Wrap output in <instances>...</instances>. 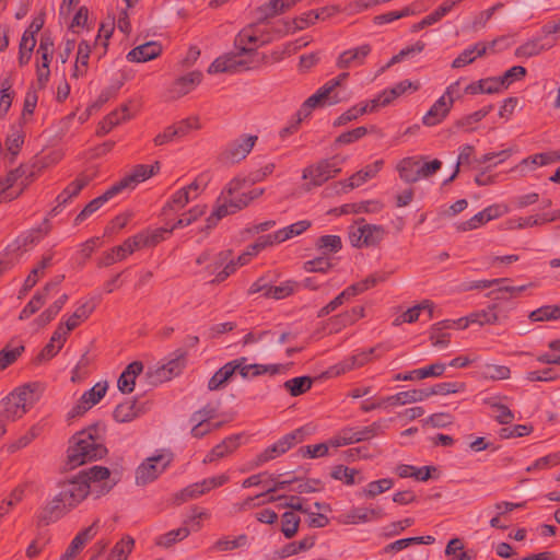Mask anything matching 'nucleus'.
I'll return each mask as SVG.
<instances>
[{
  "label": "nucleus",
  "instance_id": "1",
  "mask_svg": "<svg viewBox=\"0 0 560 560\" xmlns=\"http://www.w3.org/2000/svg\"><path fill=\"white\" fill-rule=\"evenodd\" d=\"M104 431V427L93 424L71 438L67 451V469H74L89 462L101 459L106 455L107 448L102 439Z\"/></svg>",
  "mask_w": 560,
  "mask_h": 560
},
{
  "label": "nucleus",
  "instance_id": "2",
  "mask_svg": "<svg viewBox=\"0 0 560 560\" xmlns=\"http://www.w3.org/2000/svg\"><path fill=\"white\" fill-rule=\"evenodd\" d=\"M268 62V56L259 51L229 52L218 57L208 68V73H235L256 70Z\"/></svg>",
  "mask_w": 560,
  "mask_h": 560
},
{
  "label": "nucleus",
  "instance_id": "3",
  "mask_svg": "<svg viewBox=\"0 0 560 560\" xmlns=\"http://www.w3.org/2000/svg\"><path fill=\"white\" fill-rule=\"evenodd\" d=\"M38 388L37 383H28L14 389L2 401V418L9 421L22 418L37 401L36 392Z\"/></svg>",
  "mask_w": 560,
  "mask_h": 560
},
{
  "label": "nucleus",
  "instance_id": "4",
  "mask_svg": "<svg viewBox=\"0 0 560 560\" xmlns=\"http://www.w3.org/2000/svg\"><path fill=\"white\" fill-rule=\"evenodd\" d=\"M308 432L310 431L307 427H301L283 435L272 445L266 447L261 453L257 454L253 462V466L260 467L264 464L285 454L293 446L303 442Z\"/></svg>",
  "mask_w": 560,
  "mask_h": 560
},
{
  "label": "nucleus",
  "instance_id": "5",
  "mask_svg": "<svg viewBox=\"0 0 560 560\" xmlns=\"http://www.w3.org/2000/svg\"><path fill=\"white\" fill-rule=\"evenodd\" d=\"M386 428V420L375 421L372 424L362 428L361 430H354L353 428H345L340 431L338 435L329 440V444L330 446L339 447L350 445L353 443H359L362 441H368L374 436L383 434Z\"/></svg>",
  "mask_w": 560,
  "mask_h": 560
},
{
  "label": "nucleus",
  "instance_id": "6",
  "mask_svg": "<svg viewBox=\"0 0 560 560\" xmlns=\"http://www.w3.org/2000/svg\"><path fill=\"white\" fill-rule=\"evenodd\" d=\"M33 176L34 173L27 174V167L22 164L10 171L4 178H0V202L16 198L33 180Z\"/></svg>",
  "mask_w": 560,
  "mask_h": 560
},
{
  "label": "nucleus",
  "instance_id": "7",
  "mask_svg": "<svg viewBox=\"0 0 560 560\" xmlns=\"http://www.w3.org/2000/svg\"><path fill=\"white\" fill-rule=\"evenodd\" d=\"M173 460L172 453H160L144 459L136 470V483L145 486L154 481Z\"/></svg>",
  "mask_w": 560,
  "mask_h": 560
},
{
  "label": "nucleus",
  "instance_id": "8",
  "mask_svg": "<svg viewBox=\"0 0 560 560\" xmlns=\"http://www.w3.org/2000/svg\"><path fill=\"white\" fill-rule=\"evenodd\" d=\"M60 491L56 495L69 511L80 504L90 493V486L77 475L59 482Z\"/></svg>",
  "mask_w": 560,
  "mask_h": 560
},
{
  "label": "nucleus",
  "instance_id": "9",
  "mask_svg": "<svg viewBox=\"0 0 560 560\" xmlns=\"http://www.w3.org/2000/svg\"><path fill=\"white\" fill-rule=\"evenodd\" d=\"M343 161L345 159L339 161L337 156L320 160L316 164L305 167L302 177L311 180L308 185L320 186L341 172L339 164Z\"/></svg>",
  "mask_w": 560,
  "mask_h": 560
},
{
  "label": "nucleus",
  "instance_id": "10",
  "mask_svg": "<svg viewBox=\"0 0 560 560\" xmlns=\"http://www.w3.org/2000/svg\"><path fill=\"white\" fill-rule=\"evenodd\" d=\"M186 357L187 351L185 349H176L171 354V359L167 361V363L156 369L153 373L149 374L150 378H152L151 383H163L172 380L174 376L179 375L186 366Z\"/></svg>",
  "mask_w": 560,
  "mask_h": 560
},
{
  "label": "nucleus",
  "instance_id": "11",
  "mask_svg": "<svg viewBox=\"0 0 560 560\" xmlns=\"http://www.w3.org/2000/svg\"><path fill=\"white\" fill-rule=\"evenodd\" d=\"M273 39L269 33H259L256 25H249L243 28L235 37L234 45L236 50L242 52L257 51L259 46L266 45Z\"/></svg>",
  "mask_w": 560,
  "mask_h": 560
},
{
  "label": "nucleus",
  "instance_id": "12",
  "mask_svg": "<svg viewBox=\"0 0 560 560\" xmlns=\"http://www.w3.org/2000/svg\"><path fill=\"white\" fill-rule=\"evenodd\" d=\"M159 171V162H155L152 165L138 164L132 168L130 174L126 175L124 178L115 183L113 186L117 188L118 194H120L125 189H133L139 183L150 178Z\"/></svg>",
  "mask_w": 560,
  "mask_h": 560
},
{
  "label": "nucleus",
  "instance_id": "13",
  "mask_svg": "<svg viewBox=\"0 0 560 560\" xmlns=\"http://www.w3.org/2000/svg\"><path fill=\"white\" fill-rule=\"evenodd\" d=\"M257 139V136H241L238 139H235L228 144L223 153L224 158L232 163H237L244 160L253 150Z\"/></svg>",
  "mask_w": 560,
  "mask_h": 560
},
{
  "label": "nucleus",
  "instance_id": "14",
  "mask_svg": "<svg viewBox=\"0 0 560 560\" xmlns=\"http://www.w3.org/2000/svg\"><path fill=\"white\" fill-rule=\"evenodd\" d=\"M246 179L235 177L233 178L226 186V188L222 191V195L226 194L229 198V206L232 212H237L243 208L247 207L248 203L253 200V197H248L246 192H241Z\"/></svg>",
  "mask_w": 560,
  "mask_h": 560
},
{
  "label": "nucleus",
  "instance_id": "15",
  "mask_svg": "<svg viewBox=\"0 0 560 560\" xmlns=\"http://www.w3.org/2000/svg\"><path fill=\"white\" fill-rule=\"evenodd\" d=\"M385 513L382 509L353 508L350 511L340 514L336 520L339 524L350 525L366 523L372 520L384 517Z\"/></svg>",
  "mask_w": 560,
  "mask_h": 560
},
{
  "label": "nucleus",
  "instance_id": "16",
  "mask_svg": "<svg viewBox=\"0 0 560 560\" xmlns=\"http://www.w3.org/2000/svg\"><path fill=\"white\" fill-rule=\"evenodd\" d=\"M371 51L372 47L370 44H363L359 47L345 50L339 55L336 66L339 69H349L362 66Z\"/></svg>",
  "mask_w": 560,
  "mask_h": 560
},
{
  "label": "nucleus",
  "instance_id": "17",
  "mask_svg": "<svg viewBox=\"0 0 560 560\" xmlns=\"http://www.w3.org/2000/svg\"><path fill=\"white\" fill-rule=\"evenodd\" d=\"M383 165V160H377L374 163L366 165L364 168L350 176L347 180L339 183L342 186V190L346 192L353 188L360 187L369 179L375 177L376 174L382 170Z\"/></svg>",
  "mask_w": 560,
  "mask_h": 560
},
{
  "label": "nucleus",
  "instance_id": "18",
  "mask_svg": "<svg viewBox=\"0 0 560 560\" xmlns=\"http://www.w3.org/2000/svg\"><path fill=\"white\" fill-rule=\"evenodd\" d=\"M69 510L63 506L61 501L55 497L50 502L43 506L37 514V525L47 526L50 523L58 521Z\"/></svg>",
  "mask_w": 560,
  "mask_h": 560
},
{
  "label": "nucleus",
  "instance_id": "19",
  "mask_svg": "<svg viewBox=\"0 0 560 560\" xmlns=\"http://www.w3.org/2000/svg\"><path fill=\"white\" fill-rule=\"evenodd\" d=\"M242 435L233 434L217 444L205 457L203 463H212L232 454L238 446Z\"/></svg>",
  "mask_w": 560,
  "mask_h": 560
},
{
  "label": "nucleus",
  "instance_id": "20",
  "mask_svg": "<svg viewBox=\"0 0 560 560\" xmlns=\"http://www.w3.org/2000/svg\"><path fill=\"white\" fill-rule=\"evenodd\" d=\"M162 46L158 42H148L131 49L126 58L130 62H147L159 57Z\"/></svg>",
  "mask_w": 560,
  "mask_h": 560
},
{
  "label": "nucleus",
  "instance_id": "21",
  "mask_svg": "<svg viewBox=\"0 0 560 560\" xmlns=\"http://www.w3.org/2000/svg\"><path fill=\"white\" fill-rule=\"evenodd\" d=\"M202 80L200 71H191L179 77L172 85L170 93L173 98L182 97L194 90Z\"/></svg>",
  "mask_w": 560,
  "mask_h": 560
},
{
  "label": "nucleus",
  "instance_id": "22",
  "mask_svg": "<svg viewBox=\"0 0 560 560\" xmlns=\"http://www.w3.org/2000/svg\"><path fill=\"white\" fill-rule=\"evenodd\" d=\"M446 365L441 362L433 363L429 366L412 370L407 373H398L393 380L394 381H413V380H423L427 377H439L442 376L445 372Z\"/></svg>",
  "mask_w": 560,
  "mask_h": 560
},
{
  "label": "nucleus",
  "instance_id": "23",
  "mask_svg": "<svg viewBox=\"0 0 560 560\" xmlns=\"http://www.w3.org/2000/svg\"><path fill=\"white\" fill-rule=\"evenodd\" d=\"M452 109V101H445V97H440L430 107L422 118L423 125L428 127L435 126L442 122Z\"/></svg>",
  "mask_w": 560,
  "mask_h": 560
},
{
  "label": "nucleus",
  "instance_id": "24",
  "mask_svg": "<svg viewBox=\"0 0 560 560\" xmlns=\"http://www.w3.org/2000/svg\"><path fill=\"white\" fill-rule=\"evenodd\" d=\"M143 371V364L140 361L129 363L117 381V387L122 394H130L135 389L136 377Z\"/></svg>",
  "mask_w": 560,
  "mask_h": 560
},
{
  "label": "nucleus",
  "instance_id": "25",
  "mask_svg": "<svg viewBox=\"0 0 560 560\" xmlns=\"http://www.w3.org/2000/svg\"><path fill=\"white\" fill-rule=\"evenodd\" d=\"M118 195L117 188L113 185L101 196L91 200L74 219V224L79 225L84 220H86L90 215L96 212L103 205H105L108 200Z\"/></svg>",
  "mask_w": 560,
  "mask_h": 560
},
{
  "label": "nucleus",
  "instance_id": "26",
  "mask_svg": "<svg viewBox=\"0 0 560 560\" xmlns=\"http://www.w3.org/2000/svg\"><path fill=\"white\" fill-rule=\"evenodd\" d=\"M25 139V132L23 130L22 124L13 125L10 129L9 135L5 139V149L9 153V162L12 164L15 162L16 156L19 155Z\"/></svg>",
  "mask_w": 560,
  "mask_h": 560
},
{
  "label": "nucleus",
  "instance_id": "27",
  "mask_svg": "<svg viewBox=\"0 0 560 560\" xmlns=\"http://www.w3.org/2000/svg\"><path fill=\"white\" fill-rule=\"evenodd\" d=\"M143 412L144 409L138 406L137 399H126L116 406L113 417L117 422L126 423L132 421Z\"/></svg>",
  "mask_w": 560,
  "mask_h": 560
},
{
  "label": "nucleus",
  "instance_id": "28",
  "mask_svg": "<svg viewBox=\"0 0 560 560\" xmlns=\"http://www.w3.org/2000/svg\"><path fill=\"white\" fill-rule=\"evenodd\" d=\"M51 255L44 256L39 264L31 270L19 291L18 299H23L36 285L39 277L44 275V270L51 265Z\"/></svg>",
  "mask_w": 560,
  "mask_h": 560
},
{
  "label": "nucleus",
  "instance_id": "29",
  "mask_svg": "<svg viewBox=\"0 0 560 560\" xmlns=\"http://www.w3.org/2000/svg\"><path fill=\"white\" fill-rule=\"evenodd\" d=\"M502 90L499 84V79L497 77H489L486 79H480L478 81L469 83L464 92L466 94L476 95V94H495L500 93Z\"/></svg>",
  "mask_w": 560,
  "mask_h": 560
},
{
  "label": "nucleus",
  "instance_id": "30",
  "mask_svg": "<svg viewBox=\"0 0 560 560\" xmlns=\"http://www.w3.org/2000/svg\"><path fill=\"white\" fill-rule=\"evenodd\" d=\"M419 159L416 156L404 158L397 164L399 177L407 184H412L419 180Z\"/></svg>",
  "mask_w": 560,
  "mask_h": 560
},
{
  "label": "nucleus",
  "instance_id": "31",
  "mask_svg": "<svg viewBox=\"0 0 560 560\" xmlns=\"http://www.w3.org/2000/svg\"><path fill=\"white\" fill-rule=\"evenodd\" d=\"M78 476L90 486V492H93L98 482L109 478L110 471L107 467L93 466L81 470Z\"/></svg>",
  "mask_w": 560,
  "mask_h": 560
},
{
  "label": "nucleus",
  "instance_id": "32",
  "mask_svg": "<svg viewBox=\"0 0 560 560\" xmlns=\"http://www.w3.org/2000/svg\"><path fill=\"white\" fill-rule=\"evenodd\" d=\"M341 102V97L338 94H331L328 91V88L323 85L319 88L316 93L307 97L304 103L311 109L316 108L317 106H322L324 104L336 105Z\"/></svg>",
  "mask_w": 560,
  "mask_h": 560
},
{
  "label": "nucleus",
  "instance_id": "33",
  "mask_svg": "<svg viewBox=\"0 0 560 560\" xmlns=\"http://www.w3.org/2000/svg\"><path fill=\"white\" fill-rule=\"evenodd\" d=\"M283 3L280 0H269L267 3L258 7L255 11L256 25L266 23L269 19L285 13Z\"/></svg>",
  "mask_w": 560,
  "mask_h": 560
},
{
  "label": "nucleus",
  "instance_id": "34",
  "mask_svg": "<svg viewBox=\"0 0 560 560\" xmlns=\"http://www.w3.org/2000/svg\"><path fill=\"white\" fill-rule=\"evenodd\" d=\"M493 109V105H487L471 114L465 115L462 118L457 119L454 125L458 129H464L465 131L475 130L474 125L481 121L487 115L491 113Z\"/></svg>",
  "mask_w": 560,
  "mask_h": 560
},
{
  "label": "nucleus",
  "instance_id": "35",
  "mask_svg": "<svg viewBox=\"0 0 560 560\" xmlns=\"http://www.w3.org/2000/svg\"><path fill=\"white\" fill-rule=\"evenodd\" d=\"M428 398V394L424 389H410L406 392H399L393 396L386 397V401L390 406L406 405L417 401H422Z\"/></svg>",
  "mask_w": 560,
  "mask_h": 560
},
{
  "label": "nucleus",
  "instance_id": "36",
  "mask_svg": "<svg viewBox=\"0 0 560 560\" xmlns=\"http://www.w3.org/2000/svg\"><path fill=\"white\" fill-rule=\"evenodd\" d=\"M396 471L400 478L413 477L419 481H427L431 478V472L436 471V467L423 466L416 468L411 465L401 464L397 466Z\"/></svg>",
  "mask_w": 560,
  "mask_h": 560
},
{
  "label": "nucleus",
  "instance_id": "37",
  "mask_svg": "<svg viewBox=\"0 0 560 560\" xmlns=\"http://www.w3.org/2000/svg\"><path fill=\"white\" fill-rule=\"evenodd\" d=\"M235 364L232 365V363L228 362L223 366H221L209 380L208 382V389L209 390H218L221 389L229 380L235 374L236 372Z\"/></svg>",
  "mask_w": 560,
  "mask_h": 560
},
{
  "label": "nucleus",
  "instance_id": "38",
  "mask_svg": "<svg viewBox=\"0 0 560 560\" xmlns=\"http://www.w3.org/2000/svg\"><path fill=\"white\" fill-rule=\"evenodd\" d=\"M90 54V44L86 40H81L78 46L77 60L72 72L73 78H80L86 74Z\"/></svg>",
  "mask_w": 560,
  "mask_h": 560
},
{
  "label": "nucleus",
  "instance_id": "39",
  "mask_svg": "<svg viewBox=\"0 0 560 560\" xmlns=\"http://www.w3.org/2000/svg\"><path fill=\"white\" fill-rule=\"evenodd\" d=\"M382 209V203L376 200H366L361 202L345 203L339 208L340 214L350 213H369L378 212Z\"/></svg>",
  "mask_w": 560,
  "mask_h": 560
},
{
  "label": "nucleus",
  "instance_id": "40",
  "mask_svg": "<svg viewBox=\"0 0 560 560\" xmlns=\"http://www.w3.org/2000/svg\"><path fill=\"white\" fill-rule=\"evenodd\" d=\"M135 547V539L126 535L112 548L107 560H127Z\"/></svg>",
  "mask_w": 560,
  "mask_h": 560
},
{
  "label": "nucleus",
  "instance_id": "41",
  "mask_svg": "<svg viewBox=\"0 0 560 560\" xmlns=\"http://www.w3.org/2000/svg\"><path fill=\"white\" fill-rule=\"evenodd\" d=\"M451 328V320L445 319L432 325L430 329V340L434 347H446L450 342L451 335L444 332V329Z\"/></svg>",
  "mask_w": 560,
  "mask_h": 560
},
{
  "label": "nucleus",
  "instance_id": "42",
  "mask_svg": "<svg viewBox=\"0 0 560 560\" xmlns=\"http://www.w3.org/2000/svg\"><path fill=\"white\" fill-rule=\"evenodd\" d=\"M95 306H96V304L93 301H88V302L81 304L74 311V313L67 319V322H66L67 330L75 329L80 325V322L88 319L89 316L95 310Z\"/></svg>",
  "mask_w": 560,
  "mask_h": 560
},
{
  "label": "nucleus",
  "instance_id": "43",
  "mask_svg": "<svg viewBox=\"0 0 560 560\" xmlns=\"http://www.w3.org/2000/svg\"><path fill=\"white\" fill-rule=\"evenodd\" d=\"M500 287L492 290L488 295L493 301H506L513 298L518 296L521 293H523L529 284H523V285H508L504 283L499 284Z\"/></svg>",
  "mask_w": 560,
  "mask_h": 560
},
{
  "label": "nucleus",
  "instance_id": "44",
  "mask_svg": "<svg viewBox=\"0 0 560 560\" xmlns=\"http://www.w3.org/2000/svg\"><path fill=\"white\" fill-rule=\"evenodd\" d=\"M363 233L364 247H371L378 245L386 235V230L382 225L376 224H363L361 225Z\"/></svg>",
  "mask_w": 560,
  "mask_h": 560
},
{
  "label": "nucleus",
  "instance_id": "45",
  "mask_svg": "<svg viewBox=\"0 0 560 560\" xmlns=\"http://www.w3.org/2000/svg\"><path fill=\"white\" fill-rule=\"evenodd\" d=\"M313 384V378L310 376H298L291 380H288L283 383V387L285 390L290 393L291 396L298 397L307 390L311 389Z\"/></svg>",
  "mask_w": 560,
  "mask_h": 560
},
{
  "label": "nucleus",
  "instance_id": "46",
  "mask_svg": "<svg viewBox=\"0 0 560 560\" xmlns=\"http://www.w3.org/2000/svg\"><path fill=\"white\" fill-rule=\"evenodd\" d=\"M370 361L371 360H370L369 353L361 351V352H358V353L342 360L335 366V369H337V374L346 373L351 370L361 368Z\"/></svg>",
  "mask_w": 560,
  "mask_h": 560
},
{
  "label": "nucleus",
  "instance_id": "47",
  "mask_svg": "<svg viewBox=\"0 0 560 560\" xmlns=\"http://www.w3.org/2000/svg\"><path fill=\"white\" fill-rule=\"evenodd\" d=\"M68 299H69L68 294L65 293L61 296H59L48 308H46L36 318V323L38 324V326L44 327L47 324H49L58 315V313L62 310V307L67 303Z\"/></svg>",
  "mask_w": 560,
  "mask_h": 560
},
{
  "label": "nucleus",
  "instance_id": "48",
  "mask_svg": "<svg viewBox=\"0 0 560 560\" xmlns=\"http://www.w3.org/2000/svg\"><path fill=\"white\" fill-rule=\"evenodd\" d=\"M299 283L293 280H287L279 285H270L267 291H265V298H272L276 300H282L292 293L299 288Z\"/></svg>",
  "mask_w": 560,
  "mask_h": 560
},
{
  "label": "nucleus",
  "instance_id": "49",
  "mask_svg": "<svg viewBox=\"0 0 560 560\" xmlns=\"http://www.w3.org/2000/svg\"><path fill=\"white\" fill-rule=\"evenodd\" d=\"M143 248L142 236L138 234L128 237L121 245L115 246L114 252L119 260H124L128 255L135 250Z\"/></svg>",
  "mask_w": 560,
  "mask_h": 560
},
{
  "label": "nucleus",
  "instance_id": "50",
  "mask_svg": "<svg viewBox=\"0 0 560 560\" xmlns=\"http://www.w3.org/2000/svg\"><path fill=\"white\" fill-rule=\"evenodd\" d=\"M315 545V537L308 536L299 541H292L283 546L280 552L281 558H288L299 552L306 551Z\"/></svg>",
  "mask_w": 560,
  "mask_h": 560
},
{
  "label": "nucleus",
  "instance_id": "51",
  "mask_svg": "<svg viewBox=\"0 0 560 560\" xmlns=\"http://www.w3.org/2000/svg\"><path fill=\"white\" fill-rule=\"evenodd\" d=\"M424 308H432V301L423 300L421 303L408 308L400 316L393 322L394 326H399L401 323H415L418 320L420 312Z\"/></svg>",
  "mask_w": 560,
  "mask_h": 560
},
{
  "label": "nucleus",
  "instance_id": "52",
  "mask_svg": "<svg viewBox=\"0 0 560 560\" xmlns=\"http://www.w3.org/2000/svg\"><path fill=\"white\" fill-rule=\"evenodd\" d=\"M528 318L532 322L556 320L560 318V306L544 305L529 313Z\"/></svg>",
  "mask_w": 560,
  "mask_h": 560
},
{
  "label": "nucleus",
  "instance_id": "53",
  "mask_svg": "<svg viewBox=\"0 0 560 560\" xmlns=\"http://www.w3.org/2000/svg\"><path fill=\"white\" fill-rule=\"evenodd\" d=\"M465 384L460 382H444L435 384L429 388H424V393L428 394V398L433 395H447L463 392Z\"/></svg>",
  "mask_w": 560,
  "mask_h": 560
},
{
  "label": "nucleus",
  "instance_id": "54",
  "mask_svg": "<svg viewBox=\"0 0 560 560\" xmlns=\"http://www.w3.org/2000/svg\"><path fill=\"white\" fill-rule=\"evenodd\" d=\"M394 486V480L390 478H383L380 480L371 481L366 485V487L362 490L361 495L372 499L376 495L384 493L385 491L392 489Z\"/></svg>",
  "mask_w": 560,
  "mask_h": 560
},
{
  "label": "nucleus",
  "instance_id": "55",
  "mask_svg": "<svg viewBox=\"0 0 560 560\" xmlns=\"http://www.w3.org/2000/svg\"><path fill=\"white\" fill-rule=\"evenodd\" d=\"M190 201V196H188L187 188L178 189L171 199L163 207V214L167 215L168 211H178L183 209Z\"/></svg>",
  "mask_w": 560,
  "mask_h": 560
},
{
  "label": "nucleus",
  "instance_id": "56",
  "mask_svg": "<svg viewBox=\"0 0 560 560\" xmlns=\"http://www.w3.org/2000/svg\"><path fill=\"white\" fill-rule=\"evenodd\" d=\"M316 247L326 256L330 253H338L342 248V242L338 235H323L317 238Z\"/></svg>",
  "mask_w": 560,
  "mask_h": 560
},
{
  "label": "nucleus",
  "instance_id": "57",
  "mask_svg": "<svg viewBox=\"0 0 560 560\" xmlns=\"http://www.w3.org/2000/svg\"><path fill=\"white\" fill-rule=\"evenodd\" d=\"M311 226H312L311 221L301 220V221H298L289 226L278 230L276 237H278V240L279 238L283 240V242H284L287 240L292 238L293 236L301 235L303 232L308 230Z\"/></svg>",
  "mask_w": 560,
  "mask_h": 560
},
{
  "label": "nucleus",
  "instance_id": "58",
  "mask_svg": "<svg viewBox=\"0 0 560 560\" xmlns=\"http://www.w3.org/2000/svg\"><path fill=\"white\" fill-rule=\"evenodd\" d=\"M107 388V382L96 383L92 388L83 393L81 396L82 404H86L92 408L105 396Z\"/></svg>",
  "mask_w": 560,
  "mask_h": 560
},
{
  "label": "nucleus",
  "instance_id": "59",
  "mask_svg": "<svg viewBox=\"0 0 560 560\" xmlns=\"http://www.w3.org/2000/svg\"><path fill=\"white\" fill-rule=\"evenodd\" d=\"M189 534L190 529L187 526H183L177 529L170 530L168 533L160 536L156 540V545L168 548L176 541H180L188 537Z\"/></svg>",
  "mask_w": 560,
  "mask_h": 560
},
{
  "label": "nucleus",
  "instance_id": "60",
  "mask_svg": "<svg viewBox=\"0 0 560 560\" xmlns=\"http://www.w3.org/2000/svg\"><path fill=\"white\" fill-rule=\"evenodd\" d=\"M172 232V228H160L153 231L140 232L139 235L142 236L143 247H151L164 241L166 235L171 234Z\"/></svg>",
  "mask_w": 560,
  "mask_h": 560
},
{
  "label": "nucleus",
  "instance_id": "61",
  "mask_svg": "<svg viewBox=\"0 0 560 560\" xmlns=\"http://www.w3.org/2000/svg\"><path fill=\"white\" fill-rule=\"evenodd\" d=\"M527 70L523 66H513L509 70H506L503 75L497 77L499 79V84L501 90L508 89L514 81L522 80L525 78Z\"/></svg>",
  "mask_w": 560,
  "mask_h": 560
},
{
  "label": "nucleus",
  "instance_id": "62",
  "mask_svg": "<svg viewBox=\"0 0 560 560\" xmlns=\"http://www.w3.org/2000/svg\"><path fill=\"white\" fill-rule=\"evenodd\" d=\"M366 135H368V129H366V127H363V126L345 131L335 139L334 147L354 143V142L359 141L360 139H362Z\"/></svg>",
  "mask_w": 560,
  "mask_h": 560
},
{
  "label": "nucleus",
  "instance_id": "63",
  "mask_svg": "<svg viewBox=\"0 0 560 560\" xmlns=\"http://www.w3.org/2000/svg\"><path fill=\"white\" fill-rule=\"evenodd\" d=\"M359 471L354 468H349L343 465H337L332 468L330 476L336 480H341L348 486L357 483L355 476Z\"/></svg>",
  "mask_w": 560,
  "mask_h": 560
},
{
  "label": "nucleus",
  "instance_id": "64",
  "mask_svg": "<svg viewBox=\"0 0 560 560\" xmlns=\"http://www.w3.org/2000/svg\"><path fill=\"white\" fill-rule=\"evenodd\" d=\"M482 376L493 381L508 380L511 376V370L505 365L486 364L482 370Z\"/></svg>",
  "mask_w": 560,
  "mask_h": 560
}]
</instances>
